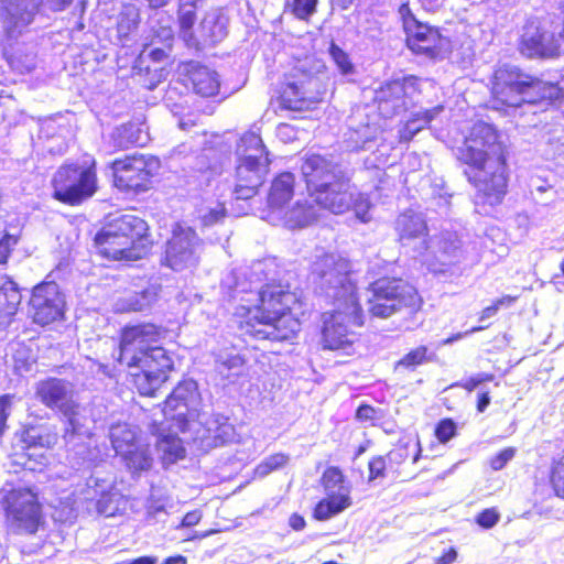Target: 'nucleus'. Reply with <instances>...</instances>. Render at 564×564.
<instances>
[{"instance_id":"c85d7f7f","label":"nucleus","mask_w":564,"mask_h":564,"mask_svg":"<svg viewBox=\"0 0 564 564\" xmlns=\"http://www.w3.org/2000/svg\"><path fill=\"white\" fill-rule=\"evenodd\" d=\"M372 284H380L383 289L388 286L389 290L382 292V297L403 301L410 312L420 307L421 299L416 290L400 279L382 278L375 281Z\"/></svg>"},{"instance_id":"603ef678","label":"nucleus","mask_w":564,"mask_h":564,"mask_svg":"<svg viewBox=\"0 0 564 564\" xmlns=\"http://www.w3.org/2000/svg\"><path fill=\"white\" fill-rule=\"evenodd\" d=\"M290 460V456L284 453H275L264 458L257 467L256 475L265 477L270 473L283 468Z\"/></svg>"},{"instance_id":"37998d69","label":"nucleus","mask_w":564,"mask_h":564,"mask_svg":"<svg viewBox=\"0 0 564 564\" xmlns=\"http://www.w3.org/2000/svg\"><path fill=\"white\" fill-rule=\"evenodd\" d=\"M156 446L159 452L162 453V459L165 464H173L185 456L182 441L173 434L160 437Z\"/></svg>"},{"instance_id":"cd10ccee","label":"nucleus","mask_w":564,"mask_h":564,"mask_svg":"<svg viewBox=\"0 0 564 564\" xmlns=\"http://www.w3.org/2000/svg\"><path fill=\"white\" fill-rule=\"evenodd\" d=\"M228 18L221 10H212L207 12L202 20L197 39L200 46L215 45L227 36Z\"/></svg>"},{"instance_id":"0eeeda50","label":"nucleus","mask_w":564,"mask_h":564,"mask_svg":"<svg viewBox=\"0 0 564 564\" xmlns=\"http://www.w3.org/2000/svg\"><path fill=\"white\" fill-rule=\"evenodd\" d=\"M74 384L59 378H47L35 386V395L46 408L59 412L66 420L63 438L67 446H75L88 434L79 421V403Z\"/></svg>"},{"instance_id":"6e6d98bb","label":"nucleus","mask_w":564,"mask_h":564,"mask_svg":"<svg viewBox=\"0 0 564 564\" xmlns=\"http://www.w3.org/2000/svg\"><path fill=\"white\" fill-rule=\"evenodd\" d=\"M509 181V171L506 163V158L501 154L496 160V200L499 196H503L507 193V185Z\"/></svg>"},{"instance_id":"13d9d810","label":"nucleus","mask_w":564,"mask_h":564,"mask_svg":"<svg viewBox=\"0 0 564 564\" xmlns=\"http://www.w3.org/2000/svg\"><path fill=\"white\" fill-rule=\"evenodd\" d=\"M329 54L341 74L347 75L352 73L354 65L350 62L348 54L345 53L339 46L332 43L329 47Z\"/></svg>"},{"instance_id":"9d476101","label":"nucleus","mask_w":564,"mask_h":564,"mask_svg":"<svg viewBox=\"0 0 564 564\" xmlns=\"http://www.w3.org/2000/svg\"><path fill=\"white\" fill-rule=\"evenodd\" d=\"M0 502L9 528L15 533H35L42 512L36 494L30 488L6 484L0 490Z\"/></svg>"},{"instance_id":"5701e85b","label":"nucleus","mask_w":564,"mask_h":564,"mask_svg":"<svg viewBox=\"0 0 564 564\" xmlns=\"http://www.w3.org/2000/svg\"><path fill=\"white\" fill-rule=\"evenodd\" d=\"M408 47L415 54L430 58L441 55L448 41L436 29L419 23L415 19H405Z\"/></svg>"},{"instance_id":"2eb2a0df","label":"nucleus","mask_w":564,"mask_h":564,"mask_svg":"<svg viewBox=\"0 0 564 564\" xmlns=\"http://www.w3.org/2000/svg\"><path fill=\"white\" fill-rule=\"evenodd\" d=\"M199 393L193 379L181 381L164 402L163 413L167 420L175 421L181 432L191 430L194 419L202 414L197 412Z\"/></svg>"},{"instance_id":"f8f14e48","label":"nucleus","mask_w":564,"mask_h":564,"mask_svg":"<svg viewBox=\"0 0 564 564\" xmlns=\"http://www.w3.org/2000/svg\"><path fill=\"white\" fill-rule=\"evenodd\" d=\"M311 197L319 209H327L339 215L352 208L359 219L368 221L367 214L370 202L368 197L357 191L347 174L332 182L330 185L317 189Z\"/></svg>"},{"instance_id":"2f4dec72","label":"nucleus","mask_w":564,"mask_h":564,"mask_svg":"<svg viewBox=\"0 0 564 564\" xmlns=\"http://www.w3.org/2000/svg\"><path fill=\"white\" fill-rule=\"evenodd\" d=\"M197 0H181L177 19L180 36L188 47L199 48V41L193 30L196 22Z\"/></svg>"},{"instance_id":"0e129e2a","label":"nucleus","mask_w":564,"mask_h":564,"mask_svg":"<svg viewBox=\"0 0 564 564\" xmlns=\"http://www.w3.org/2000/svg\"><path fill=\"white\" fill-rule=\"evenodd\" d=\"M202 519V512L199 510H193L187 512L181 524L180 528H189L196 525Z\"/></svg>"},{"instance_id":"412c9836","label":"nucleus","mask_w":564,"mask_h":564,"mask_svg":"<svg viewBox=\"0 0 564 564\" xmlns=\"http://www.w3.org/2000/svg\"><path fill=\"white\" fill-rule=\"evenodd\" d=\"M80 495L86 501H96L98 513L106 517L115 516L121 508L123 497L116 489L113 480L109 477L91 475Z\"/></svg>"},{"instance_id":"58836bf2","label":"nucleus","mask_w":564,"mask_h":564,"mask_svg":"<svg viewBox=\"0 0 564 564\" xmlns=\"http://www.w3.org/2000/svg\"><path fill=\"white\" fill-rule=\"evenodd\" d=\"M443 111V106H436L432 109L419 111L406 121L400 130V140L410 141L417 132L427 126L436 116Z\"/></svg>"},{"instance_id":"f257e3e1","label":"nucleus","mask_w":564,"mask_h":564,"mask_svg":"<svg viewBox=\"0 0 564 564\" xmlns=\"http://www.w3.org/2000/svg\"><path fill=\"white\" fill-rule=\"evenodd\" d=\"M272 272L271 261H258L248 269L234 270L223 286L240 302L235 314L245 334L256 339L289 340L300 329L299 321L289 314L297 296L289 285L275 284L269 276Z\"/></svg>"},{"instance_id":"f3484780","label":"nucleus","mask_w":564,"mask_h":564,"mask_svg":"<svg viewBox=\"0 0 564 564\" xmlns=\"http://www.w3.org/2000/svg\"><path fill=\"white\" fill-rule=\"evenodd\" d=\"M65 297L55 282H42L33 288L30 314L35 324L45 326L64 317Z\"/></svg>"},{"instance_id":"bb28decb","label":"nucleus","mask_w":564,"mask_h":564,"mask_svg":"<svg viewBox=\"0 0 564 564\" xmlns=\"http://www.w3.org/2000/svg\"><path fill=\"white\" fill-rule=\"evenodd\" d=\"M187 77L196 95L210 98L219 94L220 80L217 72L197 63H192L187 66Z\"/></svg>"},{"instance_id":"a18cd8bd","label":"nucleus","mask_w":564,"mask_h":564,"mask_svg":"<svg viewBox=\"0 0 564 564\" xmlns=\"http://www.w3.org/2000/svg\"><path fill=\"white\" fill-rule=\"evenodd\" d=\"M216 367L219 373L228 377L230 372L239 371L243 366L242 357L235 349L219 351L216 355Z\"/></svg>"},{"instance_id":"e433bc0d","label":"nucleus","mask_w":564,"mask_h":564,"mask_svg":"<svg viewBox=\"0 0 564 564\" xmlns=\"http://www.w3.org/2000/svg\"><path fill=\"white\" fill-rule=\"evenodd\" d=\"M110 140L118 150L144 143L141 129L131 122L116 127L110 133Z\"/></svg>"},{"instance_id":"ddd939ff","label":"nucleus","mask_w":564,"mask_h":564,"mask_svg":"<svg viewBox=\"0 0 564 564\" xmlns=\"http://www.w3.org/2000/svg\"><path fill=\"white\" fill-rule=\"evenodd\" d=\"M160 160L153 155L134 153L111 163L113 183L122 191L144 192L160 169Z\"/></svg>"},{"instance_id":"864d4df0","label":"nucleus","mask_w":564,"mask_h":564,"mask_svg":"<svg viewBox=\"0 0 564 564\" xmlns=\"http://www.w3.org/2000/svg\"><path fill=\"white\" fill-rule=\"evenodd\" d=\"M162 36L164 37V46L163 47H152V45H148L142 51V55L150 57L154 62H162L167 57V51L171 48V43L173 40L172 30L169 28H162L161 30Z\"/></svg>"},{"instance_id":"c03bdc74","label":"nucleus","mask_w":564,"mask_h":564,"mask_svg":"<svg viewBox=\"0 0 564 564\" xmlns=\"http://www.w3.org/2000/svg\"><path fill=\"white\" fill-rule=\"evenodd\" d=\"M22 441L28 449L31 447L51 448L57 442V434L43 429L30 427L23 432Z\"/></svg>"},{"instance_id":"8fccbe9b","label":"nucleus","mask_w":564,"mask_h":564,"mask_svg":"<svg viewBox=\"0 0 564 564\" xmlns=\"http://www.w3.org/2000/svg\"><path fill=\"white\" fill-rule=\"evenodd\" d=\"M322 484L325 494H336V491H349L348 487L344 485V475L337 467H328L323 476Z\"/></svg>"},{"instance_id":"72a5a7b5","label":"nucleus","mask_w":564,"mask_h":564,"mask_svg":"<svg viewBox=\"0 0 564 564\" xmlns=\"http://www.w3.org/2000/svg\"><path fill=\"white\" fill-rule=\"evenodd\" d=\"M387 290H389L388 286L383 289L380 284L370 285L371 296L368 299V311L371 315L380 318H387L400 310L406 308L405 304L401 300H389L382 297V292Z\"/></svg>"},{"instance_id":"9b49d317","label":"nucleus","mask_w":564,"mask_h":564,"mask_svg":"<svg viewBox=\"0 0 564 564\" xmlns=\"http://www.w3.org/2000/svg\"><path fill=\"white\" fill-rule=\"evenodd\" d=\"M336 305L333 313L323 315L322 345L324 349L340 350L345 355H351L358 339L352 327L364 324L362 311L359 304L357 312H352V308L344 303H336Z\"/></svg>"},{"instance_id":"ea45409f","label":"nucleus","mask_w":564,"mask_h":564,"mask_svg":"<svg viewBox=\"0 0 564 564\" xmlns=\"http://www.w3.org/2000/svg\"><path fill=\"white\" fill-rule=\"evenodd\" d=\"M377 135V128L368 123L361 124L357 129H351L346 134V148L349 151H359L368 149L367 144L372 142Z\"/></svg>"},{"instance_id":"473e14b6","label":"nucleus","mask_w":564,"mask_h":564,"mask_svg":"<svg viewBox=\"0 0 564 564\" xmlns=\"http://www.w3.org/2000/svg\"><path fill=\"white\" fill-rule=\"evenodd\" d=\"M20 289L12 280H6L0 285V326L10 324L21 304Z\"/></svg>"},{"instance_id":"680f3d73","label":"nucleus","mask_w":564,"mask_h":564,"mask_svg":"<svg viewBox=\"0 0 564 564\" xmlns=\"http://www.w3.org/2000/svg\"><path fill=\"white\" fill-rule=\"evenodd\" d=\"M11 408V397L2 395L0 398V435L2 434L6 427V421L9 415V410Z\"/></svg>"},{"instance_id":"c756f323","label":"nucleus","mask_w":564,"mask_h":564,"mask_svg":"<svg viewBox=\"0 0 564 564\" xmlns=\"http://www.w3.org/2000/svg\"><path fill=\"white\" fill-rule=\"evenodd\" d=\"M319 216V208L313 202L304 199L297 200L290 209L278 215L282 218L284 225L291 229L302 228L314 223Z\"/></svg>"},{"instance_id":"69168bd1","label":"nucleus","mask_w":564,"mask_h":564,"mask_svg":"<svg viewBox=\"0 0 564 564\" xmlns=\"http://www.w3.org/2000/svg\"><path fill=\"white\" fill-rule=\"evenodd\" d=\"M491 380V376L479 373L475 377L467 379L463 387L468 391L475 390L480 383Z\"/></svg>"},{"instance_id":"09e8293b","label":"nucleus","mask_w":564,"mask_h":564,"mask_svg":"<svg viewBox=\"0 0 564 564\" xmlns=\"http://www.w3.org/2000/svg\"><path fill=\"white\" fill-rule=\"evenodd\" d=\"M430 360L429 350L425 346H419L406 355L403 356L394 366V370L399 371L404 368L408 370H414L417 366L423 365Z\"/></svg>"},{"instance_id":"a211bd4d","label":"nucleus","mask_w":564,"mask_h":564,"mask_svg":"<svg viewBox=\"0 0 564 564\" xmlns=\"http://www.w3.org/2000/svg\"><path fill=\"white\" fill-rule=\"evenodd\" d=\"M40 0H0V28L10 39L21 35L33 22Z\"/></svg>"},{"instance_id":"774afa93","label":"nucleus","mask_w":564,"mask_h":564,"mask_svg":"<svg viewBox=\"0 0 564 564\" xmlns=\"http://www.w3.org/2000/svg\"><path fill=\"white\" fill-rule=\"evenodd\" d=\"M477 523L486 529L494 527V509H486L477 517Z\"/></svg>"},{"instance_id":"49530a36","label":"nucleus","mask_w":564,"mask_h":564,"mask_svg":"<svg viewBox=\"0 0 564 564\" xmlns=\"http://www.w3.org/2000/svg\"><path fill=\"white\" fill-rule=\"evenodd\" d=\"M197 216L203 226L209 227L223 221L227 216V210L223 203L213 202L198 208Z\"/></svg>"},{"instance_id":"a19ab883","label":"nucleus","mask_w":564,"mask_h":564,"mask_svg":"<svg viewBox=\"0 0 564 564\" xmlns=\"http://www.w3.org/2000/svg\"><path fill=\"white\" fill-rule=\"evenodd\" d=\"M156 299L154 288L145 289L141 292L128 294L120 303L117 304L119 311L139 312L149 307Z\"/></svg>"},{"instance_id":"bf43d9fd","label":"nucleus","mask_w":564,"mask_h":564,"mask_svg":"<svg viewBox=\"0 0 564 564\" xmlns=\"http://www.w3.org/2000/svg\"><path fill=\"white\" fill-rule=\"evenodd\" d=\"M456 423L452 419H443L435 429V436L441 443H447L456 435Z\"/></svg>"},{"instance_id":"4468645a","label":"nucleus","mask_w":564,"mask_h":564,"mask_svg":"<svg viewBox=\"0 0 564 564\" xmlns=\"http://www.w3.org/2000/svg\"><path fill=\"white\" fill-rule=\"evenodd\" d=\"M203 247V240L193 228L177 224L166 242L164 263L174 271L194 268L199 261Z\"/></svg>"},{"instance_id":"423d86ee","label":"nucleus","mask_w":564,"mask_h":564,"mask_svg":"<svg viewBox=\"0 0 564 564\" xmlns=\"http://www.w3.org/2000/svg\"><path fill=\"white\" fill-rule=\"evenodd\" d=\"M316 290L357 312L358 296L350 262L336 253L316 256L310 275Z\"/></svg>"},{"instance_id":"1a4fd4ad","label":"nucleus","mask_w":564,"mask_h":564,"mask_svg":"<svg viewBox=\"0 0 564 564\" xmlns=\"http://www.w3.org/2000/svg\"><path fill=\"white\" fill-rule=\"evenodd\" d=\"M52 184L54 198L68 205L80 204L97 191L95 161L62 165L55 172Z\"/></svg>"},{"instance_id":"052dcab7","label":"nucleus","mask_w":564,"mask_h":564,"mask_svg":"<svg viewBox=\"0 0 564 564\" xmlns=\"http://www.w3.org/2000/svg\"><path fill=\"white\" fill-rule=\"evenodd\" d=\"M386 469V460L383 457L379 456L370 460L369 463V471L370 478L375 479L378 477H382Z\"/></svg>"},{"instance_id":"7ed1b4c3","label":"nucleus","mask_w":564,"mask_h":564,"mask_svg":"<svg viewBox=\"0 0 564 564\" xmlns=\"http://www.w3.org/2000/svg\"><path fill=\"white\" fill-rule=\"evenodd\" d=\"M494 145V128L482 121L476 122L463 147L457 150V158L469 167L465 171L477 193L475 206L478 214L490 215L494 210V173L485 170L490 150Z\"/></svg>"},{"instance_id":"f03ea898","label":"nucleus","mask_w":564,"mask_h":564,"mask_svg":"<svg viewBox=\"0 0 564 564\" xmlns=\"http://www.w3.org/2000/svg\"><path fill=\"white\" fill-rule=\"evenodd\" d=\"M165 332L151 323L127 326L121 333L118 361L127 366L142 395H153L167 379L173 360L161 346Z\"/></svg>"},{"instance_id":"4be33fe9","label":"nucleus","mask_w":564,"mask_h":564,"mask_svg":"<svg viewBox=\"0 0 564 564\" xmlns=\"http://www.w3.org/2000/svg\"><path fill=\"white\" fill-rule=\"evenodd\" d=\"M394 229L402 247L411 249L415 256L424 254L429 246V229L421 214L406 210L399 215Z\"/></svg>"},{"instance_id":"4c0bfd02","label":"nucleus","mask_w":564,"mask_h":564,"mask_svg":"<svg viewBox=\"0 0 564 564\" xmlns=\"http://www.w3.org/2000/svg\"><path fill=\"white\" fill-rule=\"evenodd\" d=\"M126 466L133 473L144 471L151 468L152 457L148 444L137 443L129 448V453H121Z\"/></svg>"},{"instance_id":"b1692460","label":"nucleus","mask_w":564,"mask_h":564,"mask_svg":"<svg viewBox=\"0 0 564 564\" xmlns=\"http://www.w3.org/2000/svg\"><path fill=\"white\" fill-rule=\"evenodd\" d=\"M301 171L310 195L346 175L339 165L318 154L307 155L301 165Z\"/></svg>"},{"instance_id":"3c124183","label":"nucleus","mask_w":564,"mask_h":564,"mask_svg":"<svg viewBox=\"0 0 564 564\" xmlns=\"http://www.w3.org/2000/svg\"><path fill=\"white\" fill-rule=\"evenodd\" d=\"M21 228L10 227L6 229L4 235L0 239V264H6L8 259L20 241Z\"/></svg>"},{"instance_id":"de8ad7c7","label":"nucleus","mask_w":564,"mask_h":564,"mask_svg":"<svg viewBox=\"0 0 564 564\" xmlns=\"http://www.w3.org/2000/svg\"><path fill=\"white\" fill-rule=\"evenodd\" d=\"M36 359L31 349L19 345L13 354V368L17 373L23 376L34 369Z\"/></svg>"},{"instance_id":"6ab92c4d","label":"nucleus","mask_w":564,"mask_h":564,"mask_svg":"<svg viewBox=\"0 0 564 564\" xmlns=\"http://www.w3.org/2000/svg\"><path fill=\"white\" fill-rule=\"evenodd\" d=\"M416 91L417 79L412 76L387 83L376 91L378 109L384 117L400 113L409 107Z\"/></svg>"},{"instance_id":"e2e57ef3","label":"nucleus","mask_w":564,"mask_h":564,"mask_svg":"<svg viewBox=\"0 0 564 564\" xmlns=\"http://www.w3.org/2000/svg\"><path fill=\"white\" fill-rule=\"evenodd\" d=\"M514 447H508L501 451L499 455L496 456V470L502 468L509 460H511L514 457Z\"/></svg>"},{"instance_id":"aec40b11","label":"nucleus","mask_w":564,"mask_h":564,"mask_svg":"<svg viewBox=\"0 0 564 564\" xmlns=\"http://www.w3.org/2000/svg\"><path fill=\"white\" fill-rule=\"evenodd\" d=\"M429 250L422 257L427 269L434 273H445L460 259V241L456 234L443 232L429 239Z\"/></svg>"},{"instance_id":"5fc2aeb1","label":"nucleus","mask_w":564,"mask_h":564,"mask_svg":"<svg viewBox=\"0 0 564 564\" xmlns=\"http://www.w3.org/2000/svg\"><path fill=\"white\" fill-rule=\"evenodd\" d=\"M550 481L555 495L564 499V454L554 459Z\"/></svg>"},{"instance_id":"393cba45","label":"nucleus","mask_w":564,"mask_h":564,"mask_svg":"<svg viewBox=\"0 0 564 564\" xmlns=\"http://www.w3.org/2000/svg\"><path fill=\"white\" fill-rule=\"evenodd\" d=\"M519 48L528 57H554L562 53L560 40L551 32L541 31L533 23L524 28Z\"/></svg>"},{"instance_id":"79ce46f5","label":"nucleus","mask_w":564,"mask_h":564,"mask_svg":"<svg viewBox=\"0 0 564 564\" xmlns=\"http://www.w3.org/2000/svg\"><path fill=\"white\" fill-rule=\"evenodd\" d=\"M139 20L140 13L137 4L132 2L122 4L117 21L118 35L121 39L127 37L137 29Z\"/></svg>"},{"instance_id":"338daca9","label":"nucleus","mask_w":564,"mask_h":564,"mask_svg":"<svg viewBox=\"0 0 564 564\" xmlns=\"http://www.w3.org/2000/svg\"><path fill=\"white\" fill-rule=\"evenodd\" d=\"M376 415V410L370 405H360L356 411V417L360 421H372Z\"/></svg>"},{"instance_id":"6e6552de","label":"nucleus","mask_w":564,"mask_h":564,"mask_svg":"<svg viewBox=\"0 0 564 564\" xmlns=\"http://www.w3.org/2000/svg\"><path fill=\"white\" fill-rule=\"evenodd\" d=\"M236 154L238 165L234 194L237 199H249L262 184L269 164L260 135L256 132L245 133L237 144Z\"/></svg>"},{"instance_id":"f704fd0d","label":"nucleus","mask_w":564,"mask_h":564,"mask_svg":"<svg viewBox=\"0 0 564 564\" xmlns=\"http://www.w3.org/2000/svg\"><path fill=\"white\" fill-rule=\"evenodd\" d=\"M325 495V498L314 509V517L319 521L335 517L351 505L349 491H336V494Z\"/></svg>"},{"instance_id":"dca6fc26","label":"nucleus","mask_w":564,"mask_h":564,"mask_svg":"<svg viewBox=\"0 0 564 564\" xmlns=\"http://www.w3.org/2000/svg\"><path fill=\"white\" fill-rule=\"evenodd\" d=\"M322 95L317 77L296 70L286 77L280 101L285 109L301 111L318 102Z\"/></svg>"},{"instance_id":"20e7f679","label":"nucleus","mask_w":564,"mask_h":564,"mask_svg":"<svg viewBox=\"0 0 564 564\" xmlns=\"http://www.w3.org/2000/svg\"><path fill=\"white\" fill-rule=\"evenodd\" d=\"M148 225L138 216L124 214L113 218L95 238L99 253L110 260L132 261L150 250Z\"/></svg>"},{"instance_id":"4d7b16f0","label":"nucleus","mask_w":564,"mask_h":564,"mask_svg":"<svg viewBox=\"0 0 564 564\" xmlns=\"http://www.w3.org/2000/svg\"><path fill=\"white\" fill-rule=\"evenodd\" d=\"M317 0H288L286 7L299 19L305 20L316 11Z\"/></svg>"},{"instance_id":"7c9ffc66","label":"nucleus","mask_w":564,"mask_h":564,"mask_svg":"<svg viewBox=\"0 0 564 564\" xmlns=\"http://www.w3.org/2000/svg\"><path fill=\"white\" fill-rule=\"evenodd\" d=\"M294 176L292 173L285 172L280 174L272 183L268 204L273 214L283 213L285 204L293 195Z\"/></svg>"},{"instance_id":"39448f33","label":"nucleus","mask_w":564,"mask_h":564,"mask_svg":"<svg viewBox=\"0 0 564 564\" xmlns=\"http://www.w3.org/2000/svg\"><path fill=\"white\" fill-rule=\"evenodd\" d=\"M558 95L557 86L533 78L517 66L505 64L496 69V110L500 109L499 106L518 108L552 101Z\"/></svg>"},{"instance_id":"a878e982","label":"nucleus","mask_w":564,"mask_h":564,"mask_svg":"<svg viewBox=\"0 0 564 564\" xmlns=\"http://www.w3.org/2000/svg\"><path fill=\"white\" fill-rule=\"evenodd\" d=\"M199 424L204 426L202 440L207 441L208 445L221 446L228 443L236 442L238 435L235 426L228 422V417L221 414L206 415L202 414Z\"/></svg>"},{"instance_id":"c9c22d12","label":"nucleus","mask_w":564,"mask_h":564,"mask_svg":"<svg viewBox=\"0 0 564 564\" xmlns=\"http://www.w3.org/2000/svg\"><path fill=\"white\" fill-rule=\"evenodd\" d=\"M109 437L116 454L129 453V448L141 442L137 437V427L128 423H116L110 426Z\"/></svg>"}]
</instances>
